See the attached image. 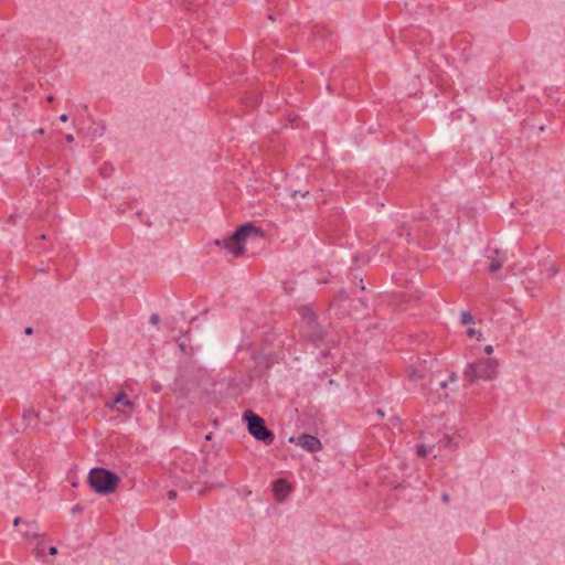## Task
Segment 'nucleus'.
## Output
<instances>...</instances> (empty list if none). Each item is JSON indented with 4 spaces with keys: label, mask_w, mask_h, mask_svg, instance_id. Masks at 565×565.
I'll use <instances>...</instances> for the list:
<instances>
[{
    "label": "nucleus",
    "mask_w": 565,
    "mask_h": 565,
    "mask_svg": "<svg viewBox=\"0 0 565 565\" xmlns=\"http://www.w3.org/2000/svg\"><path fill=\"white\" fill-rule=\"evenodd\" d=\"M253 236L258 237L259 231L252 224H244L232 236L216 239L215 245L222 246L234 257H239L245 252L247 239Z\"/></svg>",
    "instance_id": "1"
},
{
    "label": "nucleus",
    "mask_w": 565,
    "mask_h": 565,
    "mask_svg": "<svg viewBox=\"0 0 565 565\" xmlns=\"http://www.w3.org/2000/svg\"><path fill=\"white\" fill-rule=\"evenodd\" d=\"M498 367L499 361L497 359H480L466 365L463 370V377L469 383H475L478 380L493 381L498 376Z\"/></svg>",
    "instance_id": "2"
},
{
    "label": "nucleus",
    "mask_w": 565,
    "mask_h": 565,
    "mask_svg": "<svg viewBox=\"0 0 565 565\" xmlns=\"http://www.w3.org/2000/svg\"><path fill=\"white\" fill-rule=\"evenodd\" d=\"M88 481L95 492L109 494L116 490L119 478L104 468H93L89 471Z\"/></svg>",
    "instance_id": "3"
},
{
    "label": "nucleus",
    "mask_w": 565,
    "mask_h": 565,
    "mask_svg": "<svg viewBox=\"0 0 565 565\" xmlns=\"http://www.w3.org/2000/svg\"><path fill=\"white\" fill-rule=\"evenodd\" d=\"M244 419L247 422L249 433L257 439L270 444L274 440V435L268 430L264 420L252 412L244 414Z\"/></svg>",
    "instance_id": "4"
},
{
    "label": "nucleus",
    "mask_w": 565,
    "mask_h": 565,
    "mask_svg": "<svg viewBox=\"0 0 565 565\" xmlns=\"http://www.w3.org/2000/svg\"><path fill=\"white\" fill-rule=\"evenodd\" d=\"M289 443L296 444L309 452H317L322 448V444L317 437L306 434L290 437Z\"/></svg>",
    "instance_id": "5"
},
{
    "label": "nucleus",
    "mask_w": 565,
    "mask_h": 565,
    "mask_svg": "<svg viewBox=\"0 0 565 565\" xmlns=\"http://www.w3.org/2000/svg\"><path fill=\"white\" fill-rule=\"evenodd\" d=\"M107 405L111 411L122 414H128L135 408V404L127 397L125 393L118 394L114 402Z\"/></svg>",
    "instance_id": "6"
},
{
    "label": "nucleus",
    "mask_w": 565,
    "mask_h": 565,
    "mask_svg": "<svg viewBox=\"0 0 565 565\" xmlns=\"http://www.w3.org/2000/svg\"><path fill=\"white\" fill-rule=\"evenodd\" d=\"M291 484L284 479H278L273 484V493L275 499L281 503L284 502L289 493L291 492Z\"/></svg>",
    "instance_id": "7"
},
{
    "label": "nucleus",
    "mask_w": 565,
    "mask_h": 565,
    "mask_svg": "<svg viewBox=\"0 0 565 565\" xmlns=\"http://www.w3.org/2000/svg\"><path fill=\"white\" fill-rule=\"evenodd\" d=\"M427 371V361H418L409 369L408 379L414 383H419L425 379Z\"/></svg>",
    "instance_id": "8"
},
{
    "label": "nucleus",
    "mask_w": 565,
    "mask_h": 565,
    "mask_svg": "<svg viewBox=\"0 0 565 565\" xmlns=\"http://www.w3.org/2000/svg\"><path fill=\"white\" fill-rule=\"evenodd\" d=\"M24 525L26 529L23 532V536L28 542H32L36 539H45V534L40 533L39 525L35 521H26Z\"/></svg>",
    "instance_id": "9"
},
{
    "label": "nucleus",
    "mask_w": 565,
    "mask_h": 565,
    "mask_svg": "<svg viewBox=\"0 0 565 565\" xmlns=\"http://www.w3.org/2000/svg\"><path fill=\"white\" fill-rule=\"evenodd\" d=\"M558 274V267L553 263L544 264L542 275L546 278L555 277Z\"/></svg>",
    "instance_id": "10"
},
{
    "label": "nucleus",
    "mask_w": 565,
    "mask_h": 565,
    "mask_svg": "<svg viewBox=\"0 0 565 565\" xmlns=\"http://www.w3.org/2000/svg\"><path fill=\"white\" fill-rule=\"evenodd\" d=\"M439 444L444 447H449V448L457 447V441H456L455 437L451 435H445L444 438L439 441Z\"/></svg>",
    "instance_id": "11"
},
{
    "label": "nucleus",
    "mask_w": 565,
    "mask_h": 565,
    "mask_svg": "<svg viewBox=\"0 0 565 565\" xmlns=\"http://www.w3.org/2000/svg\"><path fill=\"white\" fill-rule=\"evenodd\" d=\"M457 382H458L457 374L456 373H451L447 381H443L440 383V388L446 391L449 387L450 384H456Z\"/></svg>",
    "instance_id": "12"
},
{
    "label": "nucleus",
    "mask_w": 565,
    "mask_h": 565,
    "mask_svg": "<svg viewBox=\"0 0 565 565\" xmlns=\"http://www.w3.org/2000/svg\"><path fill=\"white\" fill-rule=\"evenodd\" d=\"M45 540H49V539L46 536H45V539H39L35 547H34V553L40 558L43 556V552H44V548H45V544H44Z\"/></svg>",
    "instance_id": "13"
},
{
    "label": "nucleus",
    "mask_w": 565,
    "mask_h": 565,
    "mask_svg": "<svg viewBox=\"0 0 565 565\" xmlns=\"http://www.w3.org/2000/svg\"><path fill=\"white\" fill-rule=\"evenodd\" d=\"M467 334L470 338H475L477 341H481L483 339L482 332L480 330L475 329V328H469L467 330Z\"/></svg>",
    "instance_id": "14"
},
{
    "label": "nucleus",
    "mask_w": 565,
    "mask_h": 565,
    "mask_svg": "<svg viewBox=\"0 0 565 565\" xmlns=\"http://www.w3.org/2000/svg\"><path fill=\"white\" fill-rule=\"evenodd\" d=\"M302 318L308 321V324H311L315 321V315L309 308H305L302 310Z\"/></svg>",
    "instance_id": "15"
},
{
    "label": "nucleus",
    "mask_w": 565,
    "mask_h": 565,
    "mask_svg": "<svg viewBox=\"0 0 565 565\" xmlns=\"http://www.w3.org/2000/svg\"><path fill=\"white\" fill-rule=\"evenodd\" d=\"M460 321L462 324L473 323L475 318L467 311H462L460 315Z\"/></svg>",
    "instance_id": "16"
},
{
    "label": "nucleus",
    "mask_w": 565,
    "mask_h": 565,
    "mask_svg": "<svg viewBox=\"0 0 565 565\" xmlns=\"http://www.w3.org/2000/svg\"><path fill=\"white\" fill-rule=\"evenodd\" d=\"M501 267H502V260H500V259L492 260L489 266L490 270L493 273L498 271Z\"/></svg>",
    "instance_id": "17"
},
{
    "label": "nucleus",
    "mask_w": 565,
    "mask_h": 565,
    "mask_svg": "<svg viewBox=\"0 0 565 565\" xmlns=\"http://www.w3.org/2000/svg\"><path fill=\"white\" fill-rule=\"evenodd\" d=\"M416 451H417V454H418L419 456H426L428 452H430V448H429V447H426V446H424V445H420V446H418V447H417V450H416Z\"/></svg>",
    "instance_id": "18"
},
{
    "label": "nucleus",
    "mask_w": 565,
    "mask_h": 565,
    "mask_svg": "<svg viewBox=\"0 0 565 565\" xmlns=\"http://www.w3.org/2000/svg\"><path fill=\"white\" fill-rule=\"evenodd\" d=\"M309 194V191H305V192H299V191H290V196L292 199H296L298 195H300L301 198H306L307 195Z\"/></svg>",
    "instance_id": "19"
},
{
    "label": "nucleus",
    "mask_w": 565,
    "mask_h": 565,
    "mask_svg": "<svg viewBox=\"0 0 565 565\" xmlns=\"http://www.w3.org/2000/svg\"><path fill=\"white\" fill-rule=\"evenodd\" d=\"M483 351L486 354L490 355L493 352V347L491 344H488L483 348Z\"/></svg>",
    "instance_id": "20"
},
{
    "label": "nucleus",
    "mask_w": 565,
    "mask_h": 565,
    "mask_svg": "<svg viewBox=\"0 0 565 565\" xmlns=\"http://www.w3.org/2000/svg\"><path fill=\"white\" fill-rule=\"evenodd\" d=\"M169 500H174L177 498V492L174 490L168 491Z\"/></svg>",
    "instance_id": "21"
},
{
    "label": "nucleus",
    "mask_w": 565,
    "mask_h": 565,
    "mask_svg": "<svg viewBox=\"0 0 565 565\" xmlns=\"http://www.w3.org/2000/svg\"><path fill=\"white\" fill-rule=\"evenodd\" d=\"M151 323L157 324L159 322V316L152 315L150 318Z\"/></svg>",
    "instance_id": "22"
},
{
    "label": "nucleus",
    "mask_w": 565,
    "mask_h": 565,
    "mask_svg": "<svg viewBox=\"0 0 565 565\" xmlns=\"http://www.w3.org/2000/svg\"><path fill=\"white\" fill-rule=\"evenodd\" d=\"M65 139H66V141H67V142H73V141H74V137H73V135H72V134H67V135L65 136Z\"/></svg>",
    "instance_id": "23"
},
{
    "label": "nucleus",
    "mask_w": 565,
    "mask_h": 565,
    "mask_svg": "<svg viewBox=\"0 0 565 565\" xmlns=\"http://www.w3.org/2000/svg\"><path fill=\"white\" fill-rule=\"evenodd\" d=\"M49 552H50L51 555H56L57 554V548L52 546V547H50Z\"/></svg>",
    "instance_id": "24"
},
{
    "label": "nucleus",
    "mask_w": 565,
    "mask_h": 565,
    "mask_svg": "<svg viewBox=\"0 0 565 565\" xmlns=\"http://www.w3.org/2000/svg\"><path fill=\"white\" fill-rule=\"evenodd\" d=\"M67 119H68V117H67V115H66V114H62V115L60 116V120H61V121H67Z\"/></svg>",
    "instance_id": "25"
},
{
    "label": "nucleus",
    "mask_w": 565,
    "mask_h": 565,
    "mask_svg": "<svg viewBox=\"0 0 565 565\" xmlns=\"http://www.w3.org/2000/svg\"><path fill=\"white\" fill-rule=\"evenodd\" d=\"M71 511H72L73 514L74 513H78V512H81V508L76 505V507L72 508Z\"/></svg>",
    "instance_id": "26"
},
{
    "label": "nucleus",
    "mask_w": 565,
    "mask_h": 565,
    "mask_svg": "<svg viewBox=\"0 0 565 565\" xmlns=\"http://www.w3.org/2000/svg\"><path fill=\"white\" fill-rule=\"evenodd\" d=\"M20 522H21V519H20V518H15V519L13 520V525H15V526H17V525H19V524H20Z\"/></svg>",
    "instance_id": "27"
},
{
    "label": "nucleus",
    "mask_w": 565,
    "mask_h": 565,
    "mask_svg": "<svg viewBox=\"0 0 565 565\" xmlns=\"http://www.w3.org/2000/svg\"><path fill=\"white\" fill-rule=\"evenodd\" d=\"M32 331H33V330H32V328H26V329H25V333H26V334H31V333H32Z\"/></svg>",
    "instance_id": "28"
},
{
    "label": "nucleus",
    "mask_w": 565,
    "mask_h": 565,
    "mask_svg": "<svg viewBox=\"0 0 565 565\" xmlns=\"http://www.w3.org/2000/svg\"><path fill=\"white\" fill-rule=\"evenodd\" d=\"M445 399H446V401L450 399V395H449V393H445Z\"/></svg>",
    "instance_id": "29"
},
{
    "label": "nucleus",
    "mask_w": 565,
    "mask_h": 565,
    "mask_svg": "<svg viewBox=\"0 0 565 565\" xmlns=\"http://www.w3.org/2000/svg\"><path fill=\"white\" fill-rule=\"evenodd\" d=\"M39 134H41V135L44 134V129H42V128L39 129Z\"/></svg>",
    "instance_id": "30"
}]
</instances>
